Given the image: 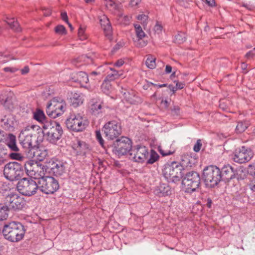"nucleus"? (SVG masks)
Here are the masks:
<instances>
[{
  "label": "nucleus",
  "instance_id": "f257e3e1",
  "mask_svg": "<svg viewBox=\"0 0 255 255\" xmlns=\"http://www.w3.org/2000/svg\"><path fill=\"white\" fill-rule=\"evenodd\" d=\"M18 140L26 152L32 151L42 141V128L34 125L27 126L20 131Z\"/></svg>",
  "mask_w": 255,
  "mask_h": 255
},
{
  "label": "nucleus",
  "instance_id": "f03ea898",
  "mask_svg": "<svg viewBox=\"0 0 255 255\" xmlns=\"http://www.w3.org/2000/svg\"><path fill=\"white\" fill-rule=\"evenodd\" d=\"M24 226L19 222H11L4 224L2 233L5 239L11 242L21 240L25 234Z\"/></svg>",
  "mask_w": 255,
  "mask_h": 255
},
{
  "label": "nucleus",
  "instance_id": "7ed1b4c3",
  "mask_svg": "<svg viewBox=\"0 0 255 255\" xmlns=\"http://www.w3.org/2000/svg\"><path fill=\"white\" fill-rule=\"evenodd\" d=\"M42 128V139L45 136L49 142L56 144L63 133V128L59 123L51 121L50 123L44 124Z\"/></svg>",
  "mask_w": 255,
  "mask_h": 255
},
{
  "label": "nucleus",
  "instance_id": "20e7f679",
  "mask_svg": "<svg viewBox=\"0 0 255 255\" xmlns=\"http://www.w3.org/2000/svg\"><path fill=\"white\" fill-rule=\"evenodd\" d=\"M39 190L43 194L51 195L55 193L60 187L58 181L51 176H44L41 173L38 176Z\"/></svg>",
  "mask_w": 255,
  "mask_h": 255
},
{
  "label": "nucleus",
  "instance_id": "39448f33",
  "mask_svg": "<svg viewBox=\"0 0 255 255\" xmlns=\"http://www.w3.org/2000/svg\"><path fill=\"white\" fill-rule=\"evenodd\" d=\"M31 178H23L20 179L16 186L17 190L22 195L31 196L39 190L38 177L34 176Z\"/></svg>",
  "mask_w": 255,
  "mask_h": 255
},
{
  "label": "nucleus",
  "instance_id": "423d86ee",
  "mask_svg": "<svg viewBox=\"0 0 255 255\" xmlns=\"http://www.w3.org/2000/svg\"><path fill=\"white\" fill-rule=\"evenodd\" d=\"M183 165L176 162L167 165L163 170V175L169 182L176 183L179 181L184 175Z\"/></svg>",
  "mask_w": 255,
  "mask_h": 255
},
{
  "label": "nucleus",
  "instance_id": "0eeeda50",
  "mask_svg": "<svg viewBox=\"0 0 255 255\" xmlns=\"http://www.w3.org/2000/svg\"><path fill=\"white\" fill-rule=\"evenodd\" d=\"M203 178L207 187H215L222 181L220 168L215 165L206 167L203 170Z\"/></svg>",
  "mask_w": 255,
  "mask_h": 255
},
{
  "label": "nucleus",
  "instance_id": "6e6552de",
  "mask_svg": "<svg viewBox=\"0 0 255 255\" xmlns=\"http://www.w3.org/2000/svg\"><path fill=\"white\" fill-rule=\"evenodd\" d=\"M65 124L68 129L74 132H80L88 125V121L80 113H73L67 118Z\"/></svg>",
  "mask_w": 255,
  "mask_h": 255
},
{
  "label": "nucleus",
  "instance_id": "1a4fd4ad",
  "mask_svg": "<svg viewBox=\"0 0 255 255\" xmlns=\"http://www.w3.org/2000/svg\"><path fill=\"white\" fill-rule=\"evenodd\" d=\"M23 174V166L17 162H9L4 165L3 175L4 177L9 181L19 180Z\"/></svg>",
  "mask_w": 255,
  "mask_h": 255
},
{
  "label": "nucleus",
  "instance_id": "9d476101",
  "mask_svg": "<svg viewBox=\"0 0 255 255\" xmlns=\"http://www.w3.org/2000/svg\"><path fill=\"white\" fill-rule=\"evenodd\" d=\"M200 174L196 171H191L186 173L182 180V184L187 193L195 191L200 187Z\"/></svg>",
  "mask_w": 255,
  "mask_h": 255
},
{
  "label": "nucleus",
  "instance_id": "9b49d317",
  "mask_svg": "<svg viewBox=\"0 0 255 255\" xmlns=\"http://www.w3.org/2000/svg\"><path fill=\"white\" fill-rule=\"evenodd\" d=\"M113 152L120 157L127 153L131 152L132 148V141L128 137L122 136L121 138L117 139L114 142L112 146Z\"/></svg>",
  "mask_w": 255,
  "mask_h": 255
},
{
  "label": "nucleus",
  "instance_id": "f8f14e48",
  "mask_svg": "<svg viewBox=\"0 0 255 255\" xmlns=\"http://www.w3.org/2000/svg\"><path fill=\"white\" fill-rule=\"evenodd\" d=\"M103 130L108 139L114 140L122 133L121 124L116 121H112L106 123Z\"/></svg>",
  "mask_w": 255,
  "mask_h": 255
},
{
  "label": "nucleus",
  "instance_id": "ddd939ff",
  "mask_svg": "<svg viewBox=\"0 0 255 255\" xmlns=\"http://www.w3.org/2000/svg\"><path fill=\"white\" fill-rule=\"evenodd\" d=\"M4 204L8 206L9 210H20L24 206L25 201L17 194H11L5 197Z\"/></svg>",
  "mask_w": 255,
  "mask_h": 255
},
{
  "label": "nucleus",
  "instance_id": "4468645a",
  "mask_svg": "<svg viewBox=\"0 0 255 255\" xmlns=\"http://www.w3.org/2000/svg\"><path fill=\"white\" fill-rule=\"evenodd\" d=\"M149 156L148 149L144 146L137 145L131 150L129 158L135 162L142 163L144 162Z\"/></svg>",
  "mask_w": 255,
  "mask_h": 255
},
{
  "label": "nucleus",
  "instance_id": "2eb2a0df",
  "mask_svg": "<svg viewBox=\"0 0 255 255\" xmlns=\"http://www.w3.org/2000/svg\"><path fill=\"white\" fill-rule=\"evenodd\" d=\"M45 166L47 172L56 176L62 175L65 170L63 162L57 159H52L50 160Z\"/></svg>",
  "mask_w": 255,
  "mask_h": 255
},
{
  "label": "nucleus",
  "instance_id": "dca6fc26",
  "mask_svg": "<svg viewBox=\"0 0 255 255\" xmlns=\"http://www.w3.org/2000/svg\"><path fill=\"white\" fill-rule=\"evenodd\" d=\"M66 110L65 102L60 97L53 98L46 105V110L48 112H56L57 110L64 112Z\"/></svg>",
  "mask_w": 255,
  "mask_h": 255
},
{
  "label": "nucleus",
  "instance_id": "f3484780",
  "mask_svg": "<svg viewBox=\"0 0 255 255\" xmlns=\"http://www.w3.org/2000/svg\"><path fill=\"white\" fill-rule=\"evenodd\" d=\"M251 155L250 152L248 151L245 146H242L236 150L233 160L239 163H245L251 159Z\"/></svg>",
  "mask_w": 255,
  "mask_h": 255
},
{
  "label": "nucleus",
  "instance_id": "a211bd4d",
  "mask_svg": "<svg viewBox=\"0 0 255 255\" xmlns=\"http://www.w3.org/2000/svg\"><path fill=\"white\" fill-rule=\"evenodd\" d=\"M220 174L222 181L228 182L237 177V170L228 164L224 165L220 169Z\"/></svg>",
  "mask_w": 255,
  "mask_h": 255
},
{
  "label": "nucleus",
  "instance_id": "6ab92c4d",
  "mask_svg": "<svg viewBox=\"0 0 255 255\" xmlns=\"http://www.w3.org/2000/svg\"><path fill=\"white\" fill-rule=\"evenodd\" d=\"M2 123V126L7 130H10L17 125V122L15 116L11 113H6V114L1 119Z\"/></svg>",
  "mask_w": 255,
  "mask_h": 255
},
{
  "label": "nucleus",
  "instance_id": "aec40b11",
  "mask_svg": "<svg viewBox=\"0 0 255 255\" xmlns=\"http://www.w3.org/2000/svg\"><path fill=\"white\" fill-rule=\"evenodd\" d=\"M100 22L105 36L111 40L112 39L113 28L109 19L107 16L103 15L100 19Z\"/></svg>",
  "mask_w": 255,
  "mask_h": 255
},
{
  "label": "nucleus",
  "instance_id": "412c9836",
  "mask_svg": "<svg viewBox=\"0 0 255 255\" xmlns=\"http://www.w3.org/2000/svg\"><path fill=\"white\" fill-rule=\"evenodd\" d=\"M14 94L10 91H4L0 95V102L6 109H11Z\"/></svg>",
  "mask_w": 255,
  "mask_h": 255
},
{
  "label": "nucleus",
  "instance_id": "4be33fe9",
  "mask_svg": "<svg viewBox=\"0 0 255 255\" xmlns=\"http://www.w3.org/2000/svg\"><path fill=\"white\" fill-rule=\"evenodd\" d=\"M89 107L92 112H95L99 110L103 111L110 110L109 107L99 98L92 99L89 103Z\"/></svg>",
  "mask_w": 255,
  "mask_h": 255
},
{
  "label": "nucleus",
  "instance_id": "5701e85b",
  "mask_svg": "<svg viewBox=\"0 0 255 255\" xmlns=\"http://www.w3.org/2000/svg\"><path fill=\"white\" fill-rule=\"evenodd\" d=\"M71 80L75 83L80 84L81 87H85V84L89 81L88 76L86 73L83 71H79L72 74Z\"/></svg>",
  "mask_w": 255,
  "mask_h": 255
},
{
  "label": "nucleus",
  "instance_id": "b1692460",
  "mask_svg": "<svg viewBox=\"0 0 255 255\" xmlns=\"http://www.w3.org/2000/svg\"><path fill=\"white\" fill-rule=\"evenodd\" d=\"M34 166L37 167V161L34 159V160H28L26 161L24 164V169L25 170L27 175L29 177H33L34 176H38L41 173H37L35 168Z\"/></svg>",
  "mask_w": 255,
  "mask_h": 255
},
{
  "label": "nucleus",
  "instance_id": "393cba45",
  "mask_svg": "<svg viewBox=\"0 0 255 255\" xmlns=\"http://www.w3.org/2000/svg\"><path fill=\"white\" fill-rule=\"evenodd\" d=\"M171 192L170 187L165 183L160 184L154 190L155 194L159 197L169 195L171 194Z\"/></svg>",
  "mask_w": 255,
  "mask_h": 255
},
{
  "label": "nucleus",
  "instance_id": "a878e982",
  "mask_svg": "<svg viewBox=\"0 0 255 255\" xmlns=\"http://www.w3.org/2000/svg\"><path fill=\"white\" fill-rule=\"evenodd\" d=\"M197 162V159L194 156H191V154H184L181 156V165L186 167H191Z\"/></svg>",
  "mask_w": 255,
  "mask_h": 255
},
{
  "label": "nucleus",
  "instance_id": "bb28decb",
  "mask_svg": "<svg viewBox=\"0 0 255 255\" xmlns=\"http://www.w3.org/2000/svg\"><path fill=\"white\" fill-rule=\"evenodd\" d=\"M36 151L34 150L32 151L28 152V153L27 154V157L29 158L35 157L36 161H43L47 154V151L46 150L40 151L37 149H36Z\"/></svg>",
  "mask_w": 255,
  "mask_h": 255
},
{
  "label": "nucleus",
  "instance_id": "cd10ccee",
  "mask_svg": "<svg viewBox=\"0 0 255 255\" xmlns=\"http://www.w3.org/2000/svg\"><path fill=\"white\" fill-rule=\"evenodd\" d=\"M70 101V106L76 108L83 103L82 96L79 93H71Z\"/></svg>",
  "mask_w": 255,
  "mask_h": 255
},
{
  "label": "nucleus",
  "instance_id": "c85d7f7f",
  "mask_svg": "<svg viewBox=\"0 0 255 255\" xmlns=\"http://www.w3.org/2000/svg\"><path fill=\"white\" fill-rule=\"evenodd\" d=\"M3 21H5L12 29L15 32H19L21 31V28L19 26V24L17 20H15V18L14 17L9 18L8 17H6L5 19H3Z\"/></svg>",
  "mask_w": 255,
  "mask_h": 255
},
{
  "label": "nucleus",
  "instance_id": "c756f323",
  "mask_svg": "<svg viewBox=\"0 0 255 255\" xmlns=\"http://www.w3.org/2000/svg\"><path fill=\"white\" fill-rule=\"evenodd\" d=\"M12 151H18L19 149L16 144V137L12 134H8V138L6 141V145Z\"/></svg>",
  "mask_w": 255,
  "mask_h": 255
},
{
  "label": "nucleus",
  "instance_id": "7c9ffc66",
  "mask_svg": "<svg viewBox=\"0 0 255 255\" xmlns=\"http://www.w3.org/2000/svg\"><path fill=\"white\" fill-rule=\"evenodd\" d=\"M123 92L124 99L128 103L131 104H134L135 103V102H136V99L137 97H135L133 91H131L130 92H129L128 91H125V92Z\"/></svg>",
  "mask_w": 255,
  "mask_h": 255
},
{
  "label": "nucleus",
  "instance_id": "2f4dec72",
  "mask_svg": "<svg viewBox=\"0 0 255 255\" xmlns=\"http://www.w3.org/2000/svg\"><path fill=\"white\" fill-rule=\"evenodd\" d=\"M87 148V144L83 141L77 140L76 142L73 144V148L77 150V152L81 153Z\"/></svg>",
  "mask_w": 255,
  "mask_h": 255
},
{
  "label": "nucleus",
  "instance_id": "473e14b6",
  "mask_svg": "<svg viewBox=\"0 0 255 255\" xmlns=\"http://www.w3.org/2000/svg\"><path fill=\"white\" fill-rule=\"evenodd\" d=\"M111 73L108 74L106 80L109 81H114L123 75L122 71H118L113 68H111Z\"/></svg>",
  "mask_w": 255,
  "mask_h": 255
},
{
  "label": "nucleus",
  "instance_id": "72a5a7b5",
  "mask_svg": "<svg viewBox=\"0 0 255 255\" xmlns=\"http://www.w3.org/2000/svg\"><path fill=\"white\" fill-rule=\"evenodd\" d=\"M7 148L4 144H0V165L3 164L7 155Z\"/></svg>",
  "mask_w": 255,
  "mask_h": 255
},
{
  "label": "nucleus",
  "instance_id": "f704fd0d",
  "mask_svg": "<svg viewBox=\"0 0 255 255\" xmlns=\"http://www.w3.org/2000/svg\"><path fill=\"white\" fill-rule=\"evenodd\" d=\"M33 118L38 122L39 123H40L43 125L46 123H50V122H48L47 120V118L45 116L44 113H33Z\"/></svg>",
  "mask_w": 255,
  "mask_h": 255
},
{
  "label": "nucleus",
  "instance_id": "c9c22d12",
  "mask_svg": "<svg viewBox=\"0 0 255 255\" xmlns=\"http://www.w3.org/2000/svg\"><path fill=\"white\" fill-rule=\"evenodd\" d=\"M9 209L6 205H0V221L6 220L8 217Z\"/></svg>",
  "mask_w": 255,
  "mask_h": 255
},
{
  "label": "nucleus",
  "instance_id": "e433bc0d",
  "mask_svg": "<svg viewBox=\"0 0 255 255\" xmlns=\"http://www.w3.org/2000/svg\"><path fill=\"white\" fill-rule=\"evenodd\" d=\"M187 39L186 34L183 32L180 31L175 36L174 41L178 44L184 43Z\"/></svg>",
  "mask_w": 255,
  "mask_h": 255
},
{
  "label": "nucleus",
  "instance_id": "4c0bfd02",
  "mask_svg": "<svg viewBox=\"0 0 255 255\" xmlns=\"http://www.w3.org/2000/svg\"><path fill=\"white\" fill-rule=\"evenodd\" d=\"M159 156L157 153L153 149L150 150L149 158L147 160V164H153L156 162L159 158Z\"/></svg>",
  "mask_w": 255,
  "mask_h": 255
},
{
  "label": "nucleus",
  "instance_id": "58836bf2",
  "mask_svg": "<svg viewBox=\"0 0 255 255\" xmlns=\"http://www.w3.org/2000/svg\"><path fill=\"white\" fill-rule=\"evenodd\" d=\"M134 28L135 31L136 35L137 37L139 39H142L146 36V34L143 31L141 27L139 24H134Z\"/></svg>",
  "mask_w": 255,
  "mask_h": 255
},
{
  "label": "nucleus",
  "instance_id": "ea45409f",
  "mask_svg": "<svg viewBox=\"0 0 255 255\" xmlns=\"http://www.w3.org/2000/svg\"><path fill=\"white\" fill-rule=\"evenodd\" d=\"M248 124L242 121L238 122L236 128V131L237 133H242L244 132L248 128Z\"/></svg>",
  "mask_w": 255,
  "mask_h": 255
},
{
  "label": "nucleus",
  "instance_id": "a19ab883",
  "mask_svg": "<svg viewBox=\"0 0 255 255\" xmlns=\"http://www.w3.org/2000/svg\"><path fill=\"white\" fill-rule=\"evenodd\" d=\"M145 64L149 69L155 68L156 67L155 58L152 56L148 57L145 61Z\"/></svg>",
  "mask_w": 255,
  "mask_h": 255
},
{
  "label": "nucleus",
  "instance_id": "79ce46f5",
  "mask_svg": "<svg viewBox=\"0 0 255 255\" xmlns=\"http://www.w3.org/2000/svg\"><path fill=\"white\" fill-rule=\"evenodd\" d=\"M106 5L108 7H113L115 10H119L121 6V4L116 3L112 0H106Z\"/></svg>",
  "mask_w": 255,
  "mask_h": 255
},
{
  "label": "nucleus",
  "instance_id": "37998d69",
  "mask_svg": "<svg viewBox=\"0 0 255 255\" xmlns=\"http://www.w3.org/2000/svg\"><path fill=\"white\" fill-rule=\"evenodd\" d=\"M96 136L97 140L99 141L100 144L104 149L106 148V146L104 142V140L102 137L101 133L100 130L96 131Z\"/></svg>",
  "mask_w": 255,
  "mask_h": 255
},
{
  "label": "nucleus",
  "instance_id": "c03bdc74",
  "mask_svg": "<svg viewBox=\"0 0 255 255\" xmlns=\"http://www.w3.org/2000/svg\"><path fill=\"white\" fill-rule=\"evenodd\" d=\"M86 27L83 25H80L78 29V36L81 40L86 39L87 36L85 34Z\"/></svg>",
  "mask_w": 255,
  "mask_h": 255
},
{
  "label": "nucleus",
  "instance_id": "a18cd8bd",
  "mask_svg": "<svg viewBox=\"0 0 255 255\" xmlns=\"http://www.w3.org/2000/svg\"><path fill=\"white\" fill-rule=\"evenodd\" d=\"M55 31L56 33L63 35L66 33L65 27L62 25H58L55 28Z\"/></svg>",
  "mask_w": 255,
  "mask_h": 255
},
{
  "label": "nucleus",
  "instance_id": "49530a36",
  "mask_svg": "<svg viewBox=\"0 0 255 255\" xmlns=\"http://www.w3.org/2000/svg\"><path fill=\"white\" fill-rule=\"evenodd\" d=\"M8 155L11 159L18 160H21L23 158L22 156H21L20 154L16 152L10 153Z\"/></svg>",
  "mask_w": 255,
  "mask_h": 255
},
{
  "label": "nucleus",
  "instance_id": "de8ad7c7",
  "mask_svg": "<svg viewBox=\"0 0 255 255\" xmlns=\"http://www.w3.org/2000/svg\"><path fill=\"white\" fill-rule=\"evenodd\" d=\"M137 18L138 20L141 21L142 24L144 25L146 24V20L148 18V16L144 14H141L137 16Z\"/></svg>",
  "mask_w": 255,
  "mask_h": 255
},
{
  "label": "nucleus",
  "instance_id": "09e8293b",
  "mask_svg": "<svg viewBox=\"0 0 255 255\" xmlns=\"http://www.w3.org/2000/svg\"><path fill=\"white\" fill-rule=\"evenodd\" d=\"M8 54L0 52V62L3 63L7 62L9 60L8 59Z\"/></svg>",
  "mask_w": 255,
  "mask_h": 255
},
{
  "label": "nucleus",
  "instance_id": "8fccbe9b",
  "mask_svg": "<svg viewBox=\"0 0 255 255\" xmlns=\"http://www.w3.org/2000/svg\"><path fill=\"white\" fill-rule=\"evenodd\" d=\"M147 44V41L142 40V39L138 38L137 42V46L139 47H143L145 46Z\"/></svg>",
  "mask_w": 255,
  "mask_h": 255
},
{
  "label": "nucleus",
  "instance_id": "3c124183",
  "mask_svg": "<svg viewBox=\"0 0 255 255\" xmlns=\"http://www.w3.org/2000/svg\"><path fill=\"white\" fill-rule=\"evenodd\" d=\"M159 151L160 152V154L163 156H165L172 154L174 152V151H171L170 150L164 151L163 149H162L160 147H159Z\"/></svg>",
  "mask_w": 255,
  "mask_h": 255
},
{
  "label": "nucleus",
  "instance_id": "603ef678",
  "mask_svg": "<svg viewBox=\"0 0 255 255\" xmlns=\"http://www.w3.org/2000/svg\"><path fill=\"white\" fill-rule=\"evenodd\" d=\"M201 146H202V143L201 142V140L199 139L197 141L196 143L195 144V145L194 146L193 149H194V151H195V152L199 151L201 149Z\"/></svg>",
  "mask_w": 255,
  "mask_h": 255
},
{
  "label": "nucleus",
  "instance_id": "864d4df0",
  "mask_svg": "<svg viewBox=\"0 0 255 255\" xmlns=\"http://www.w3.org/2000/svg\"><path fill=\"white\" fill-rule=\"evenodd\" d=\"M18 70V69L14 67H7L3 68V71L5 72L14 73Z\"/></svg>",
  "mask_w": 255,
  "mask_h": 255
},
{
  "label": "nucleus",
  "instance_id": "5fc2aeb1",
  "mask_svg": "<svg viewBox=\"0 0 255 255\" xmlns=\"http://www.w3.org/2000/svg\"><path fill=\"white\" fill-rule=\"evenodd\" d=\"M162 26L158 23H157L154 27V30L157 33H160L162 31Z\"/></svg>",
  "mask_w": 255,
  "mask_h": 255
},
{
  "label": "nucleus",
  "instance_id": "6e6d98bb",
  "mask_svg": "<svg viewBox=\"0 0 255 255\" xmlns=\"http://www.w3.org/2000/svg\"><path fill=\"white\" fill-rule=\"evenodd\" d=\"M48 116L51 118L55 119L62 115V113H47Z\"/></svg>",
  "mask_w": 255,
  "mask_h": 255
},
{
  "label": "nucleus",
  "instance_id": "4d7b16f0",
  "mask_svg": "<svg viewBox=\"0 0 255 255\" xmlns=\"http://www.w3.org/2000/svg\"><path fill=\"white\" fill-rule=\"evenodd\" d=\"M217 116L220 118V120H222L223 121H226L227 120L228 117L226 115H224L222 113L219 112L217 113Z\"/></svg>",
  "mask_w": 255,
  "mask_h": 255
},
{
  "label": "nucleus",
  "instance_id": "13d9d810",
  "mask_svg": "<svg viewBox=\"0 0 255 255\" xmlns=\"http://www.w3.org/2000/svg\"><path fill=\"white\" fill-rule=\"evenodd\" d=\"M174 83L176 82L175 87L177 88V90L178 89H180V90L182 89L185 86V84L184 83L178 82H176V81H174Z\"/></svg>",
  "mask_w": 255,
  "mask_h": 255
},
{
  "label": "nucleus",
  "instance_id": "bf43d9fd",
  "mask_svg": "<svg viewBox=\"0 0 255 255\" xmlns=\"http://www.w3.org/2000/svg\"><path fill=\"white\" fill-rule=\"evenodd\" d=\"M124 64V61L121 59L117 61L114 64V65L117 67H120Z\"/></svg>",
  "mask_w": 255,
  "mask_h": 255
},
{
  "label": "nucleus",
  "instance_id": "052dcab7",
  "mask_svg": "<svg viewBox=\"0 0 255 255\" xmlns=\"http://www.w3.org/2000/svg\"><path fill=\"white\" fill-rule=\"evenodd\" d=\"M61 17L62 19L66 22H68V17L66 12H62L61 13Z\"/></svg>",
  "mask_w": 255,
  "mask_h": 255
},
{
  "label": "nucleus",
  "instance_id": "680f3d73",
  "mask_svg": "<svg viewBox=\"0 0 255 255\" xmlns=\"http://www.w3.org/2000/svg\"><path fill=\"white\" fill-rule=\"evenodd\" d=\"M29 69L28 66H25L21 70V74L24 75L29 72Z\"/></svg>",
  "mask_w": 255,
  "mask_h": 255
},
{
  "label": "nucleus",
  "instance_id": "e2e57ef3",
  "mask_svg": "<svg viewBox=\"0 0 255 255\" xmlns=\"http://www.w3.org/2000/svg\"><path fill=\"white\" fill-rule=\"evenodd\" d=\"M206 2L208 4V5L210 6H214L215 5V0H205Z\"/></svg>",
  "mask_w": 255,
  "mask_h": 255
},
{
  "label": "nucleus",
  "instance_id": "0e129e2a",
  "mask_svg": "<svg viewBox=\"0 0 255 255\" xmlns=\"http://www.w3.org/2000/svg\"><path fill=\"white\" fill-rule=\"evenodd\" d=\"M168 89L172 92L173 94H174L177 91V88L173 86L172 85H167Z\"/></svg>",
  "mask_w": 255,
  "mask_h": 255
},
{
  "label": "nucleus",
  "instance_id": "69168bd1",
  "mask_svg": "<svg viewBox=\"0 0 255 255\" xmlns=\"http://www.w3.org/2000/svg\"><path fill=\"white\" fill-rule=\"evenodd\" d=\"M140 1L141 0H131L130 4L131 6H136Z\"/></svg>",
  "mask_w": 255,
  "mask_h": 255
},
{
  "label": "nucleus",
  "instance_id": "338daca9",
  "mask_svg": "<svg viewBox=\"0 0 255 255\" xmlns=\"http://www.w3.org/2000/svg\"><path fill=\"white\" fill-rule=\"evenodd\" d=\"M172 71V67L170 65H167L165 68V73L166 74L170 73Z\"/></svg>",
  "mask_w": 255,
  "mask_h": 255
},
{
  "label": "nucleus",
  "instance_id": "774afa93",
  "mask_svg": "<svg viewBox=\"0 0 255 255\" xmlns=\"http://www.w3.org/2000/svg\"><path fill=\"white\" fill-rule=\"evenodd\" d=\"M161 104L163 107L165 108H167L169 107L170 104L167 100L162 101Z\"/></svg>",
  "mask_w": 255,
  "mask_h": 255
}]
</instances>
